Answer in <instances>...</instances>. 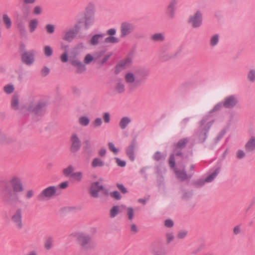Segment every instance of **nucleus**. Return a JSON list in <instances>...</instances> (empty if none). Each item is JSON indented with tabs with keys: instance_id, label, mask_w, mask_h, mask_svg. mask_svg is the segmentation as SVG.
Instances as JSON below:
<instances>
[{
	"instance_id": "f257e3e1",
	"label": "nucleus",
	"mask_w": 255,
	"mask_h": 255,
	"mask_svg": "<svg viewBox=\"0 0 255 255\" xmlns=\"http://www.w3.org/2000/svg\"><path fill=\"white\" fill-rule=\"evenodd\" d=\"M23 190L21 178L15 175L0 186V195L2 200L8 205L23 204L18 193L22 192Z\"/></svg>"
},
{
	"instance_id": "4be33fe9",
	"label": "nucleus",
	"mask_w": 255,
	"mask_h": 255,
	"mask_svg": "<svg viewBox=\"0 0 255 255\" xmlns=\"http://www.w3.org/2000/svg\"><path fill=\"white\" fill-rule=\"evenodd\" d=\"M245 148L247 152L255 150V136H251L245 145Z\"/></svg>"
},
{
	"instance_id": "0eeeda50",
	"label": "nucleus",
	"mask_w": 255,
	"mask_h": 255,
	"mask_svg": "<svg viewBox=\"0 0 255 255\" xmlns=\"http://www.w3.org/2000/svg\"><path fill=\"white\" fill-rule=\"evenodd\" d=\"M58 187L55 186H50L44 189L37 196L39 201H45L52 199L57 195Z\"/></svg>"
},
{
	"instance_id": "412c9836",
	"label": "nucleus",
	"mask_w": 255,
	"mask_h": 255,
	"mask_svg": "<svg viewBox=\"0 0 255 255\" xmlns=\"http://www.w3.org/2000/svg\"><path fill=\"white\" fill-rule=\"evenodd\" d=\"M94 16L92 12L87 11L85 15V26L88 29L94 22Z\"/></svg>"
},
{
	"instance_id": "a18cd8bd",
	"label": "nucleus",
	"mask_w": 255,
	"mask_h": 255,
	"mask_svg": "<svg viewBox=\"0 0 255 255\" xmlns=\"http://www.w3.org/2000/svg\"><path fill=\"white\" fill-rule=\"evenodd\" d=\"M44 55L47 57H50L52 55L53 50L49 46H45L43 48Z\"/></svg>"
},
{
	"instance_id": "de8ad7c7",
	"label": "nucleus",
	"mask_w": 255,
	"mask_h": 255,
	"mask_svg": "<svg viewBox=\"0 0 255 255\" xmlns=\"http://www.w3.org/2000/svg\"><path fill=\"white\" fill-rule=\"evenodd\" d=\"M4 91L8 94L12 93L14 91V87L12 85H7L4 87Z\"/></svg>"
},
{
	"instance_id": "f8f14e48",
	"label": "nucleus",
	"mask_w": 255,
	"mask_h": 255,
	"mask_svg": "<svg viewBox=\"0 0 255 255\" xmlns=\"http://www.w3.org/2000/svg\"><path fill=\"white\" fill-rule=\"evenodd\" d=\"M104 190V186L99 181L93 182L89 188V193L91 197L96 198L99 196L100 191Z\"/></svg>"
},
{
	"instance_id": "393cba45",
	"label": "nucleus",
	"mask_w": 255,
	"mask_h": 255,
	"mask_svg": "<svg viewBox=\"0 0 255 255\" xmlns=\"http://www.w3.org/2000/svg\"><path fill=\"white\" fill-rule=\"evenodd\" d=\"M91 165L93 168L102 167L105 165V162L99 157H95L93 159Z\"/></svg>"
},
{
	"instance_id": "a211bd4d",
	"label": "nucleus",
	"mask_w": 255,
	"mask_h": 255,
	"mask_svg": "<svg viewBox=\"0 0 255 255\" xmlns=\"http://www.w3.org/2000/svg\"><path fill=\"white\" fill-rule=\"evenodd\" d=\"M70 62L72 66L77 68V73H82L86 71V68L85 64L82 63V62L78 59H70Z\"/></svg>"
},
{
	"instance_id": "bb28decb",
	"label": "nucleus",
	"mask_w": 255,
	"mask_h": 255,
	"mask_svg": "<svg viewBox=\"0 0 255 255\" xmlns=\"http://www.w3.org/2000/svg\"><path fill=\"white\" fill-rule=\"evenodd\" d=\"M220 171V168H216L212 173H211L210 174L207 176V177L205 178V181H206L207 183H210L212 182L214 180V179L217 177L218 174L219 173Z\"/></svg>"
},
{
	"instance_id": "13d9d810",
	"label": "nucleus",
	"mask_w": 255,
	"mask_h": 255,
	"mask_svg": "<svg viewBox=\"0 0 255 255\" xmlns=\"http://www.w3.org/2000/svg\"><path fill=\"white\" fill-rule=\"evenodd\" d=\"M116 162L119 166L124 167L126 165V162L124 160H121L119 158L116 157L115 158Z\"/></svg>"
},
{
	"instance_id": "ddd939ff",
	"label": "nucleus",
	"mask_w": 255,
	"mask_h": 255,
	"mask_svg": "<svg viewBox=\"0 0 255 255\" xmlns=\"http://www.w3.org/2000/svg\"><path fill=\"white\" fill-rule=\"evenodd\" d=\"M224 107L227 109L234 108L238 103V97L236 95H231L226 97L222 102Z\"/></svg>"
},
{
	"instance_id": "0e129e2a",
	"label": "nucleus",
	"mask_w": 255,
	"mask_h": 255,
	"mask_svg": "<svg viewBox=\"0 0 255 255\" xmlns=\"http://www.w3.org/2000/svg\"><path fill=\"white\" fill-rule=\"evenodd\" d=\"M60 59L61 61L63 63H65L68 61V55L66 52H64L61 55Z\"/></svg>"
},
{
	"instance_id": "cd10ccee",
	"label": "nucleus",
	"mask_w": 255,
	"mask_h": 255,
	"mask_svg": "<svg viewBox=\"0 0 255 255\" xmlns=\"http://www.w3.org/2000/svg\"><path fill=\"white\" fill-rule=\"evenodd\" d=\"M247 79L250 83L255 82V68L249 69L247 74Z\"/></svg>"
},
{
	"instance_id": "4d7b16f0",
	"label": "nucleus",
	"mask_w": 255,
	"mask_h": 255,
	"mask_svg": "<svg viewBox=\"0 0 255 255\" xmlns=\"http://www.w3.org/2000/svg\"><path fill=\"white\" fill-rule=\"evenodd\" d=\"M108 146L109 149L114 153L117 154L118 152V149L115 146V145L113 143L109 142Z\"/></svg>"
},
{
	"instance_id": "c9c22d12",
	"label": "nucleus",
	"mask_w": 255,
	"mask_h": 255,
	"mask_svg": "<svg viewBox=\"0 0 255 255\" xmlns=\"http://www.w3.org/2000/svg\"><path fill=\"white\" fill-rule=\"evenodd\" d=\"M219 41V35L217 34L212 36L210 40V45L212 47L216 46Z\"/></svg>"
},
{
	"instance_id": "72a5a7b5",
	"label": "nucleus",
	"mask_w": 255,
	"mask_h": 255,
	"mask_svg": "<svg viewBox=\"0 0 255 255\" xmlns=\"http://www.w3.org/2000/svg\"><path fill=\"white\" fill-rule=\"evenodd\" d=\"M74 170V167L72 165H69L67 168L63 169V173L66 177H71Z\"/></svg>"
},
{
	"instance_id": "58836bf2",
	"label": "nucleus",
	"mask_w": 255,
	"mask_h": 255,
	"mask_svg": "<svg viewBox=\"0 0 255 255\" xmlns=\"http://www.w3.org/2000/svg\"><path fill=\"white\" fill-rule=\"evenodd\" d=\"M188 142V139L187 138H182L178 141V142L176 144V148H184L187 143Z\"/></svg>"
},
{
	"instance_id": "473e14b6",
	"label": "nucleus",
	"mask_w": 255,
	"mask_h": 255,
	"mask_svg": "<svg viewBox=\"0 0 255 255\" xmlns=\"http://www.w3.org/2000/svg\"><path fill=\"white\" fill-rule=\"evenodd\" d=\"M20 10L22 13L23 16L24 18H27L28 17L30 14V8L28 5L23 4Z\"/></svg>"
},
{
	"instance_id": "8fccbe9b",
	"label": "nucleus",
	"mask_w": 255,
	"mask_h": 255,
	"mask_svg": "<svg viewBox=\"0 0 255 255\" xmlns=\"http://www.w3.org/2000/svg\"><path fill=\"white\" fill-rule=\"evenodd\" d=\"M92 124L94 128H98L100 127L102 124V120L100 118H96L93 122Z\"/></svg>"
},
{
	"instance_id": "774afa93",
	"label": "nucleus",
	"mask_w": 255,
	"mask_h": 255,
	"mask_svg": "<svg viewBox=\"0 0 255 255\" xmlns=\"http://www.w3.org/2000/svg\"><path fill=\"white\" fill-rule=\"evenodd\" d=\"M106 149L104 147H102L99 150L98 154L100 156L103 157L106 155Z\"/></svg>"
},
{
	"instance_id": "338daca9",
	"label": "nucleus",
	"mask_w": 255,
	"mask_h": 255,
	"mask_svg": "<svg viewBox=\"0 0 255 255\" xmlns=\"http://www.w3.org/2000/svg\"><path fill=\"white\" fill-rule=\"evenodd\" d=\"M33 13L34 14L39 15L41 13V7L40 6H36L33 9Z\"/></svg>"
},
{
	"instance_id": "7c9ffc66",
	"label": "nucleus",
	"mask_w": 255,
	"mask_h": 255,
	"mask_svg": "<svg viewBox=\"0 0 255 255\" xmlns=\"http://www.w3.org/2000/svg\"><path fill=\"white\" fill-rule=\"evenodd\" d=\"M125 79L126 83L129 85L133 84L135 81V75L131 73H127L125 76Z\"/></svg>"
},
{
	"instance_id": "1a4fd4ad",
	"label": "nucleus",
	"mask_w": 255,
	"mask_h": 255,
	"mask_svg": "<svg viewBox=\"0 0 255 255\" xmlns=\"http://www.w3.org/2000/svg\"><path fill=\"white\" fill-rule=\"evenodd\" d=\"M135 25L129 21H124L122 22L120 26V37L121 38H125L135 30Z\"/></svg>"
},
{
	"instance_id": "6ab92c4d",
	"label": "nucleus",
	"mask_w": 255,
	"mask_h": 255,
	"mask_svg": "<svg viewBox=\"0 0 255 255\" xmlns=\"http://www.w3.org/2000/svg\"><path fill=\"white\" fill-rule=\"evenodd\" d=\"M105 36L104 33L96 34L93 35L89 41V43L92 46H96L100 44Z\"/></svg>"
},
{
	"instance_id": "2f4dec72",
	"label": "nucleus",
	"mask_w": 255,
	"mask_h": 255,
	"mask_svg": "<svg viewBox=\"0 0 255 255\" xmlns=\"http://www.w3.org/2000/svg\"><path fill=\"white\" fill-rule=\"evenodd\" d=\"M71 178L76 182H80L83 179V173L81 171L73 173Z\"/></svg>"
},
{
	"instance_id": "aec40b11",
	"label": "nucleus",
	"mask_w": 255,
	"mask_h": 255,
	"mask_svg": "<svg viewBox=\"0 0 255 255\" xmlns=\"http://www.w3.org/2000/svg\"><path fill=\"white\" fill-rule=\"evenodd\" d=\"M114 89L119 94H122L125 92V86L122 79H118L115 81Z\"/></svg>"
},
{
	"instance_id": "b1692460",
	"label": "nucleus",
	"mask_w": 255,
	"mask_h": 255,
	"mask_svg": "<svg viewBox=\"0 0 255 255\" xmlns=\"http://www.w3.org/2000/svg\"><path fill=\"white\" fill-rule=\"evenodd\" d=\"M150 39L154 42H163L165 40V35L163 33H155L151 36Z\"/></svg>"
},
{
	"instance_id": "dca6fc26",
	"label": "nucleus",
	"mask_w": 255,
	"mask_h": 255,
	"mask_svg": "<svg viewBox=\"0 0 255 255\" xmlns=\"http://www.w3.org/2000/svg\"><path fill=\"white\" fill-rule=\"evenodd\" d=\"M179 0H170L167 8V14L170 18L175 17L176 6Z\"/></svg>"
},
{
	"instance_id": "f704fd0d",
	"label": "nucleus",
	"mask_w": 255,
	"mask_h": 255,
	"mask_svg": "<svg viewBox=\"0 0 255 255\" xmlns=\"http://www.w3.org/2000/svg\"><path fill=\"white\" fill-rule=\"evenodd\" d=\"M78 122L80 125L86 127L90 123V119L87 116H81L79 118Z\"/></svg>"
},
{
	"instance_id": "864d4df0",
	"label": "nucleus",
	"mask_w": 255,
	"mask_h": 255,
	"mask_svg": "<svg viewBox=\"0 0 255 255\" xmlns=\"http://www.w3.org/2000/svg\"><path fill=\"white\" fill-rule=\"evenodd\" d=\"M45 29L48 33H53L54 32L55 26L54 25L48 24L45 26Z\"/></svg>"
},
{
	"instance_id": "4468645a",
	"label": "nucleus",
	"mask_w": 255,
	"mask_h": 255,
	"mask_svg": "<svg viewBox=\"0 0 255 255\" xmlns=\"http://www.w3.org/2000/svg\"><path fill=\"white\" fill-rule=\"evenodd\" d=\"M70 141L71 143L70 147L71 151L74 153L77 152L81 148V141L77 134H72Z\"/></svg>"
},
{
	"instance_id": "e2e57ef3",
	"label": "nucleus",
	"mask_w": 255,
	"mask_h": 255,
	"mask_svg": "<svg viewBox=\"0 0 255 255\" xmlns=\"http://www.w3.org/2000/svg\"><path fill=\"white\" fill-rule=\"evenodd\" d=\"M138 231L137 226L134 223L131 224L130 225V232L132 234H135L138 232Z\"/></svg>"
},
{
	"instance_id": "79ce46f5",
	"label": "nucleus",
	"mask_w": 255,
	"mask_h": 255,
	"mask_svg": "<svg viewBox=\"0 0 255 255\" xmlns=\"http://www.w3.org/2000/svg\"><path fill=\"white\" fill-rule=\"evenodd\" d=\"M17 28L19 30V31L20 32V34L22 36H24L26 35V30L25 29V27L24 25V24L22 22H20L17 23Z\"/></svg>"
},
{
	"instance_id": "20e7f679",
	"label": "nucleus",
	"mask_w": 255,
	"mask_h": 255,
	"mask_svg": "<svg viewBox=\"0 0 255 255\" xmlns=\"http://www.w3.org/2000/svg\"><path fill=\"white\" fill-rule=\"evenodd\" d=\"M46 102L38 97L29 98L27 104V110L35 116L41 117L46 112Z\"/></svg>"
},
{
	"instance_id": "5fc2aeb1",
	"label": "nucleus",
	"mask_w": 255,
	"mask_h": 255,
	"mask_svg": "<svg viewBox=\"0 0 255 255\" xmlns=\"http://www.w3.org/2000/svg\"><path fill=\"white\" fill-rule=\"evenodd\" d=\"M205 183H207L206 181H205V179H199V180H196L195 183H194V184H195V186L196 187H201L202 186H203Z\"/></svg>"
},
{
	"instance_id": "a19ab883",
	"label": "nucleus",
	"mask_w": 255,
	"mask_h": 255,
	"mask_svg": "<svg viewBox=\"0 0 255 255\" xmlns=\"http://www.w3.org/2000/svg\"><path fill=\"white\" fill-rule=\"evenodd\" d=\"M2 20L7 28H9L11 26V21L10 18L6 14H4L2 16Z\"/></svg>"
},
{
	"instance_id": "c756f323",
	"label": "nucleus",
	"mask_w": 255,
	"mask_h": 255,
	"mask_svg": "<svg viewBox=\"0 0 255 255\" xmlns=\"http://www.w3.org/2000/svg\"><path fill=\"white\" fill-rule=\"evenodd\" d=\"M38 24V21L36 19H32L28 22V27L31 33L33 32L37 28Z\"/></svg>"
},
{
	"instance_id": "423d86ee",
	"label": "nucleus",
	"mask_w": 255,
	"mask_h": 255,
	"mask_svg": "<svg viewBox=\"0 0 255 255\" xmlns=\"http://www.w3.org/2000/svg\"><path fill=\"white\" fill-rule=\"evenodd\" d=\"M23 211L21 208H17L12 211L10 216L12 223L17 229H21L23 226L22 222Z\"/></svg>"
},
{
	"instance_id": "69168bd1",
	"label": "nucleus",
	"mask_w": 255,
	"mask_h": 255,
	"mask_svg": "<svg viewBox=\"0 0 255 255\" xmlns=\"http://www.w3.org/2000/svg\"><path fill=\"white\" fill-rule=\"evenodd\" d=\"M167 243H170L174 239V235L173 233H169L166 234Z\"/></svg>"
},
{
	"instance_id": "603ef678",
	"label": "nucleus",
	"mask_w": 255,
	"mask_h": 255,
	"mask_svg": "<svg viewBox=\"0 0 255 255\" xmlns=\"http://www.w3.org/2000/svg\"><path fill=\"white\" fill-rule=\"evenodd\" d=\"M110 195L112 198H115L116 200H120L122 198V196L119 192L115 191L110 193Z\"/></svg>"
},
{
	"instance_id": "a878e982",
	"label": "nucleus",
	"mask_w": 255,
	"mask_h": 255,
	"mask_svg": "<svg viewBox=\"0 0 255 255\" xmlns=\"http://www.w3.org/2000/svg\"><path fill=\"white\" fill-rule=\"evenodd\" d=\"M123 209H125L127 211V216L128 219L129 221H132L134 218V210L131 207H127L126 206L122 205L121 206Z\"/></svg>"
},
{
	"instance_id": "3c124183",
	"label": "nucleus",
	"mask_w": 255,
	"mask_h": 255,
	"mask_svg": "<svg viewBox=\"0 0 255 255\" xmlns=\"http://www.w3.org/2000/svg\"><path fill=\"white\" fill-rule=\"evenodd\" d=\"M94 59V58L90 54H87L84 59V62L86 64H90Z\"/></svg>"
},
{
	"instance_id": "052dcab7",
	"label": "nucleus",
	"mask_w": 255,
	"mask_h": 255,
	"mask_svg": "<svg viewBox=\"0 0 255 255\" xmlns=\"http://www.w3.org/2000/svg\"><path fill=\"white\" fill-rule=\"evenodd\" d=\"M187 235V231H181L179 232L177 237L180 239H184Z\"/></svg>"
},
{
	"instance_id": "f3484780",
	"label": "nucleus",
	"mask_w": 255,
	"mask_h": 255,
	"mask_svg": "<svg viewBox=\"0 0 255 255\" xmlns=\"http://www.w3.org/2000/svg\"><path fill=\"white\" fill-rule=\"evenodd\" d=\"M136 146V141L135 139H133L130 143L126 150L127 155L131 161H133L135 159L134 150L135 149Z\"/></svg>"
},
{
	"instance_id": "ea45409f",
	"label": "nucleus",
	"mask_w": 255,
	"mask_h": 255,
	"mask_svg": "<svg viewBox=\"0 0 255 255\" xmlns=\"http://www.w3.org/2000/svg\"><path fill=\"white\" fill-rule=\"evenodd\" d=\"M53 243V238L51 237H48L45 242L44 247L47 250H49L52 248Z\"/></svg>"
},
{
	"instance_id": "c85d7f7f",
	"label": "nucleus",
	"mask_w": 255,
	"mask_h": 255,
	"mask_svg": "<svg viewBox=\"0 0 255 255\" xmlns=\"http://www.w3.org/2000/svg\"><path fill=\"white\" fill-rule=\"evenodd\" d=\"M11 106L12 109L17 110L19 108V98L17 95H13L11 101Z\"/></svg>"
},
{
	"instance_id": "680f3d73",
	"label": "nucleus",
	"mask_w": 255,
	"mask_h": 255,
	"mask_svg": "<svg viewBox=\"0 0 255 255\" xmlns=\"http://www.w3.org/2000/svg\"><path fill=\"white\" fill-rule=\"evenodd\" d=\"M173 225V222L171 219H167L164 221V225L167 228H171Z\"/></svg>"
},
{
	"instance_id": "9b49d317",
	"label": "nucleus",
	"mask_w": 255,
	"mask_h": 255,
	"mask_svg": "<svg viewBox=\"0 0 255 255\" xmlns=\"http://www.w3.org/2000/svg\"><path fill=\"white\" fill-rule=\"evenodd\" d=\"M35 51L33 50L24 51L21 55L22 62L26 65H31L34 62Z\"/></svg>"
},
{
	"instance_id": "e433bc0d",
	"label": "nucleus",
	"mask_w": 255,
	"mask_h": 255,
	"mask_svg": "<svg viewBox=\"0 0 255 255\" xmlns=\"http://www.w3.org/2000/svg\"><path fill=\"white\" fill-rule=\"evenodd\" d=\"M120 213L119 206H114L110 211V217L111 218H115Z\"/></svg>"
},
{
	"instance_id": "7ed1b4c3",
	"label": "nucleus",
	"mask_w": 255,
	"mask_h": 255,
	"mask_svg": "<svg viewBox=\"0 0 255 255\" xmlns=\"http://www.w3.org/2000/svg\"><path fill=\"white\" fill-rule=\"evenodd\" d=\"M175 155L177 156H182V153L179 151H174V153L170 155L169 159V164L171 168H173L176 177L180 181H184L186 180L190 179L192 177V174H187L185 171V166L180 165L178 164L177 167L175 166Z\"/></svg>"
},
{
	"instance_id": "2eb2a0df",
	"label": "nucleus",
	"mask_w": 255,
	"mask_h": 255,
	"mask_svg": "<svg viewBox=\"0 0 255 255\" xmlns=\"http://www.w3.org/2000/svg\"><path fill=\"white\" fill-rule=\"evenodd\" d=\"M132 62L131 59L128 57L124 60L120 61L116 66L115 69V73L116 74H119L120 72L128 68Z\"/></svg>"
},
{
	"instance_id": "5701e85b",
	"label": "nucleus",
	"mask_w": 255,
	"mask_h": 255,
	"mask_svg": "<svg viewBox=\"0 0 255 255\" xmlns=\"http://www.w3.org/2000/svg\"><path fill=\"white\" fill-rule=\"evenodd\" d=\"M131 122V119L130 117L128 116L123 117L119 121V126L121 129L124 130L128 127Z\"/></svg>"
},
{
	"instance_id": "39448f33",
	"label": "nucleus",
	"mask_w": 255,
	"mask_h": 255,
	"mask_svg": "<svg viewBox=\"0 0 255 255\" xmlns=\"http://www.w3.org/2000/svg\"><path fill=\"white\" fill-rule=\"evenodd\" d=\"M76 238L82 250L89 251L93 249L92 238L90 235L84 233H79L76 235Z\"/></svg>"
},
{
	"instance_id": "49530a36",
	"label": "nucleus",
	"mask_w": 255,
	"mask_h": 255,
	"mask_svg": "<svg viewBox=\"0 0 255 255\" xmlns=\"http://www.w3.org/2000/svg\"><path fill=\"white\" fill-rule=\"evenodd\" d=\"M236 157L238 159H242L245 157L246 153L242 149H239L236 152Z\"/></svg>"
},
{
	"instance_id": "c03bdc74",
	"label": "nucleus",
	"mask_w": 255,
	"mask_h": 255,
	"mask_svg": "<svg viewBox=\"0 0 255 255\" xmlns=\"http://www.w3.org/2000/svg\"><path fill=\"white\" fill-rule=\"evenodd\" d=\"M104 42L107 43H117L119 42V39L115 36H109L105 39Z\"/></svg>"
},
{
	"instance_id": "6e6d98bb",
	"label": "nucleus",
	"mask_w": 255,
	"mask_h": 255,
	"mask_svg": "<svg viewBox=\"0 0 255 255\" xmlns=\"http://www.w3.org/2000/svg\"><path fill=\"white\" fill-rule=\"evenodd\" d=\"M103 118L104 121L105 123H109L110 122L111 118L110 115L108 112L104 113L103 114Z\"/></svg>"
},
{
	"instance_id": "09e8293b",
	"label": "nucleus",
	"mask_w": 255,
	"mask_h": 255,
	"mask_svg": "<svg viewBox=\"0 0 255 255\" xmlns=\"http://www.w3.org/2000/svg\"><path fill=\"white\" fill-rule=\"evenodd\" d=\"M85 48V44L83 42H79L77 44L74 48V50L78 52Z\"/></svg>"
},
{
	"instance_id": "9d476101",
	"label": "nucleus",
	"mask_w": 255,
	"mask_h": 255,
	"mask_svg": "<svg viewBox=\"0 0 255 255\" xmlns=\"http://www.w3.org/2000/svg\"><path fill=\"white\" fill-rule=\"evenodd\" d=\"M79 29V25L78 24H77L73 28L65 30L62 37L63 39L68 42H71L76 37Z\"/></svg>"
},
{
	"instance_id": "4c0bfd02",
	"label": "nucleus",
	"mask_w": 255,
	"mask_h": 255,
	"mask_svg": "<svg viewBox=\"0 0 255 255\" xmlns=\"http://www.w3.org/2000/svg\"><path fill=\"white\" fill-rule=\"evenodd\" d=\"M166 155L162 154L159 151H156L153 155V159L156 161L164 160Z\"/></svg>"
},
{
	"instance_id": "37998d69",
	"label": "nucleus",
	"mask_w": 255,
	"mask_h": 255,
	"mask_svg": "<svg viewBox=\"0 0 255 255\" xmlns=\"http://www.w3.org/2000/svg\"><path fill=\"white\" fill-rule=\"evenodd\" d=\"M224 107V105H223V104L222 102H219L218 103H217L214 107L212 109H211L210 112H209V114H211L213 113H215V112H219L220 111L221 109Z\"/></svg>"
},
{
	"instance_id": "f03ea898",
	"label": "nucleus",
	"mask_w": 255,
	"mask_h": 255,
	"mask_svg": "<svg viewBox=\"0 0 255 255\" xmlns=\"http://www.w3.org/2000/svg\"><path fill=\"white\" fill-rule=\"evenodd\" d=\"M214 122L210 116L204 117L200 122L199 127L193 137L197 143H203L208 137V133Z\"/></svg>"
},
{
	"instance_id": "bf43d9fd",
	"label": "nucleus",
	"mask_w": 255,
	"mask_h": 255,
	"mask_svg": "<svg viewBox=\"0 0 255 255\" xmlns=\"http://www.w3.org/2000/svg\"><path fill=\"white\" fill-rule=\"evenodd\" d=\"M50 72V70L47 67H44L41 70V74L43 77L46 76Z\"/></svg>"
},
{
	"instance_id": "6e6552de",
	"label": "nucleus",
	"mask_w": 255,
	"mask_h": 255,
	"mask_svg": "<svg viewBox=\"0 0 255 255\" xmlns=\"http://www.w3.org/2000/svg\"><path fill=\"white\" fill-rule=\"evenodd\" d=\"M188 23L193 28H198L201 26L203 23V15L200 11H197L190 15L188 19Z\"/></svg>"
}]
</instances>
